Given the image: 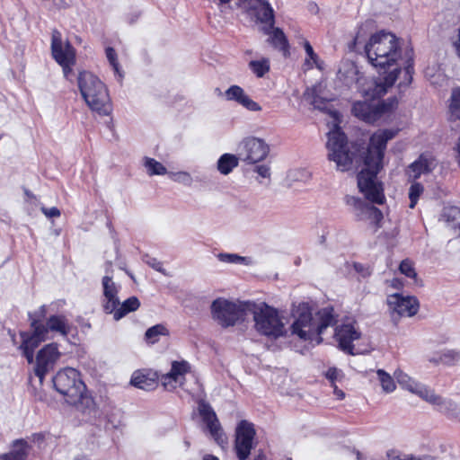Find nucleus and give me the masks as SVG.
Masks as SVG:
<instances>
[{
    "instance_id": "f257e3e1",
    "label": "nucleus",
    "mask_w": 460,
    "mask_h": 460,
    "mask_svg": "<svg viewBox=\"0 0 460 460\" xmlns=\"http://www.w3.org/2000/svg\"><path fill=\"white\" fill-rule=\"evenodd\" d=\"M397 134L394 129H378L370 137L369 145L364 153V168L358 174V187L365 198L372 203L383 204L385 200L383 183L377 173L383 167V158L386 144Z\"/></svg>"
},
{
    "instance_id": "f03ea898",
    "label": "nucleus",
    "mask_w": 460,
    "mask_h": 460,
    "mask_svg": "<svg viewBox=\"0 0 460 460\" xmlns=\"http://www.w3.org/2000/svg\"><path fill=\"white\" fill-rule=\"evenodd\" d=\"M369 63L380 74L394 72L401 68L398 61L402 58V49L398 39L390 32L380 31L371 36L365 46Z\"/></svg>"
},
{
    "instance_id": "7ed1b4c3",
    "label": "nucleus",
    "mask_w": 460,
    "mask_h": 460,
    "mask_svg": "<svg viewBox=\"0 0 460 460\" xmlns=\"http://www.w3.org/2000/svg\"><path fill=\"white\" fill-rule=\"evenodd\" d=\"M295 321L292 323V333L301 340L322 341L321 335L323 331L336 323L332 307L321 309L314 318L308 304H300L294 312Z\"/></svg>"
},
{
    "instance_id": "20e7f679",
    "label": "nucleus",
    "mask_w": 460,
    "mask_h": 460,
    "mask_svg": "<svg viewBox=\"0 0 460 460\" xmlns=\"http://www.w3.org/2000/svg\"><path fill=\"white\" fill-rule=\"evenodd\" d=\"M249 311L253 315L254 328L261 335L277 340L287 333L284 318L276 308L263 302L251 303Z\"/></svg>"
},
{
    "instance_id": "39448f33",
    "label": "nucleus",
    "mask_w": 460,
    "mask_h": 460,
    "mask_svg": "<svg viewBox=\"0 0 460 460\" xmlns=\"http://www.w3.org/2000/svg\"><path fill=\"white\" fill-rule=\"evenodd\" d=\"M55 389L66 397L67 403L81 404L86 390V385L78 370L66 367L59 370L52 379Z\"/></svg>"
},
{
    "instance_id": "423d86ee",
    "label": "nucleus",
    "mask_w": 460,
    "mask_h": 460,
    "mask_svg": "<svg viewBox=\"0 0 460 460\" xmlns=\"http://www.w3.org/2000/svg\"><path fill=\"white\" fill-rule=\"evenodd\" d=\"M394 375L402 388L408 390L422 400L436 406L439 411L448 413L456 410V404L453 401L444 399L440 395L436 394L433 390L415 381L401 369L395 370Z\"/></svg>"
},
{
    "instance_id": "0eeeda50",
    "label": "nucleus",
    "mask_w": 460,
    "mask_h": 460,
    "mask_svg": "<svg viewBox=\"0 0 460 460\" xmlns=\"http://www.w3.org/2000/svg\"><path fill=\"white\" fill-rule=\"evenodd\" d=\"M250 307V302H234L220 297L212 302L210 308L212 318L223 328H227L243 321Z\"/></svg>"
},
{
    "instance_id": "6e6552de",
    "label": "nucleus",
    "mask_w": 460,
    "mask_h": 460,
    "mask_svg": "<svg viewBox=\"0 0 460 460\" xmlns=\"http://www.w3.org/2000/svg\"><path fill=\"white\" fill-rule=\"evenodd\" d=\"M328 159L336 164V169L341 172H348L353 167L355 151L349 147L347 137L340 129H335L328 134L326 144Z\"/></svg>"
},
{
    "instance_id": "1a4fd4ad",
    "label": "nucleus",
    "mask_w": 460,
    "mask_h": 460,
    "mask_svg": "<svg viewBox=\"0 0 460 460\" xmlns=\"http://www.w3.org/2000/svg\"><path fill=\"white\" fill-rule=\"evenodd\" d=\"M88 107L104 119L108 127L111 124L112 103L105 84L95 75H88Z\"/></svg>"
},
{
    "instance_id": "9d476101",
    "label": "nucleus",
    "mask_w": 460,
    "mask_h": 460,
    "mask_svg": "<svg viewBox=\"0 0 460 460\" xmlns=\"http://www.w3.org/2000/svg\"><path fill=\"white\" fill-rule=\"evenodd\" d=\"M396 99H388L386 102L379 100H366L356 102L352 106V113L359 119L374 123L379 119L382 115L394 110L397 106Z\"/></svg>"
},
{
    "instance_id": "9b49d317",
    "label": "nucleus",
    "mask_w": 460,
    "mask_h": 460,
    "mask_svg": "<svg viewBox=\"0 0 460 460\" xmlns=\"http://www.w3.org/2000/svg\"><path fill=\"white\" fill-rule=\"evenodd\" d=\"M398 74L399 69L394 68V72H389L383 78H367L364 76L358 91L366 98L376 100L384 95L389 87L394 85L398 77Z\"/></svg>"
},
{
    "instance_id": "f8f14e48",
    "label": "nucleus",
    "mask_w": 460,
    "mask_h": 460,
    "mask_svg": "<svg viewBox=\"0 0 460 460\" xmlns=\"http://www.w3.org/2000/svg\"><path fill=\"white\" fill-rule=\"evenodd\" d=\"M60 352L57 343L45 345L39 350L34 367V374L42 384L46 375L51 371L60 358Z\"/></svg>"
},
{
    "instance_id": "ddd939ff",
    "label": "nucleus",
    "mask_w": 460,
    "mask_h": 460,
    "mask_svg": "<svg viewBox=\"0 0 460 460\" xmlns=\"http://www.w3.org/2000/svg\"><path fill=\"white\" fill-rule=\"evenodd\" d=\"M255 430L247 420H241L235 429L234 448L239 460H246L252 448Z\"/></svg>"
},
{
    "instance_id": "4468645a",
    "label": "nucleus",
    "mask_w": 460,
    "mask_h": 460,
    "mask_svg": "<svg viewBox=\"0 0 460 460\" xmlns=\"http://www.w3.org/2000/svg\"><path fill=\"white\" fill-rule=\"evenodd\" d=\"M198 411L203 422L206 424V428L211 438L218 445L224 444L226 438L217 414L211 405L208 402L200 400L198 403Z\"/></svg>"
},
{
    "instance_id": "2eb2a0df",
    "label": "nucleus",
    "mask_w": 460,
    "mask_h": 460,
    "mask_svg": "<svg viewBox=\"0 0 460 460\" xmlns=\"http://www.w3.org/2000/svg\"><path fill=\"white\" fill-rule=\"evenodd\" d=\"M50 50L52 58L63 65L68 61H76V51L67 40H63L60 31L54 30L51 34Z\"/></svg>"
},
{
    "instance_id": "dca6fc26",
    "label": "nucleus",
    "mask_w": 460,
    "mask_h": 460,
    "mask_svg": "<svg viewBox=\"0 0 460 460\" xmlns=\"http://www.w3.org/2000/svg\"><path fill=\"white\" fill-rule=\"evenodd\" d=\"M242 151L240 155L242 159L250 164H255L262 161L269 154V146L264 140L258 137H246L241 143Z\"/></svg>"
},
{
    "instance_id": "f3484780",
    "label": "nucleus",
    "mask_w": 460,
    "mask_h": 460,
    "mask_svg": "<svg viewBox=\"0 0 460 460\" xmlns=\"http://www.w3.org/2000/svg\"><path fill=\"white\" fill-rule=\"evenodd\" d=\"M360 332L353 323H346L338 325L335 329L334 338L339 344L340 349L349 354L356 355L353 341L359 340Z\"/></svg>"
},
{
    "instance_id": "a211bd4d",
    "label": "nucleus",
    "mask_w": 460,
    "mask_h": 460,
    "mask_svg": "<svg viewBox=\"0 0 460 460\" xmlns=\"http://www.w3.org/2000/svg\"><path fill=\"white\" fill-rule=\"evenodd\" d=\"M22 344L19 349L26 358L29 364L34 360V349L44 341L47 340V331L44 327H38L32 330V332H21Z\"/></svg>"
},
{
    "instance_id": "6ab92c4d",
    "label": "nucleus",
    "mask_w": 460,
    "mask_h": 460,
    "mask_svg": "<svg viewBox=\"0 0 460 460\" xmlns=\"http://www.w3.org/2000/svg\"><path fill=\"white\" fill-rule=\"evenodd\" d=\"M387 304L392 314H396L398 316H412L419 308V304L415 297L402 296L399 294L388 296Z\"/></svg>"
},
{
    "instance_id": "aec40b11",
    "label": "nucleus",
    "mask_w": 460,
    "mask_h": 460,
    "mask_svg": "<svg viewBox=\"0 0 460 460\" xmlns=\"http://www.w3.org/2000/svg\"><path fill=\"white\" fill-rule=\"evenodd\" d=\"M337 78L344 85L349 88L355 86L358 90L359 84H362L364 75L360 73L358 66L353 62L346 60L341 63Z\"/></svg>"
},
{
    "instance_id": "412c9836",
    "label": "nucleus",
    "mask_w": 460,
    "mask_h": 460,
    "mask_svg": "<svg viewBox=\"0 0 460 460\" xmlns=\"http://www.w3.org/2000/svg\"><path fill=\"white\" fill-rule=\"evenodd\" d=\"M102 308L106 314H112L119 305V299L118 296L119 287L116 285L111 278L105 276L102 279Z\"/></svg>"
},
{
    "instance_id": "4be33fe9",
    "label": "nucleus",
    "mask_w": 460,
    "mask_h": 460,
    "mask_svg": "<svg viewBox=\"0 0 460 460\" xmlns=\"http://www.w3.org/2000/svg\"><path fill=\"white\" fill-rule=\"evenodd\" d=\"M190 371V366L188 361H172L170 372L162 376L163 385L173 386L172 383H181L184 376Z\"/></svg>"
},
{
    "instance_id": "5701e85b",
    "label": "nucleus",
    "mask_w": 460,
    "mask_h": 460,
    "mask_svg": "<svg viewBox=\"0 0 460 460\" xmlns=\"http://www.w3.org/2000/svg\"><path fill=\"white\" fill-rule=\"evenodd\" d=\"M435 166V160L431 156L421 155L418 160L409 166L407 173L410 178L415 180L420 177L421 174L430 172Z\"/></svg>"
},
{
    "instance_id": "b1692460",
    "label": "nucleus",
    "mask_w": 460,
    "mask_h": 460,
    "mask_svg": "<svg viewBox=\"0 0 460 460\" xmlns=\"http://www.w3.org/2000/svg\"><path fill=\"white\" fill-rule=\"evenodd\" d=\"M12 449L5 454L0 455V460H26L31 446L23 438L15 439L12 442Z\"/></svg>"
},
{
    "instance_id": "393cba45",
    "label": "nucleus",
    "mask_w": 460,
    "mask_h": 460,
    "mask_svg": "<svg viewBox=\"0 0 460 460\" xmlns=\"http://www.w3.org/2000/svg\"><path fill=\"white\" fill-rule=\"evenodd\" d=\"M44 328L47 331V335L49 334V332H54L63 337H66L69 332L68 321L63 314H53L49 316L44 325Z\"/></svg>"
},
{
    "instance_id": "a878e982",
    "label": "nucleus",
    "mask_w": 460,
    "mask_h": 460,
    "mask_svg": "<svg viewBox=\"0 0 460 460\" xmlns=\"http://www.w3.org/2000/svg\"><path fill=\"white\" fill-rule=\"evenodd\" d=\"M357 217L359 220L369 221L371 225L377 226L383 219V214L377 208L360 202L358 206Z\"/></svg>"
},
{
    "instance_id": "bb28decb",
    "label": "nucleus",
    "mask_w": 460,
    "mask_h": 460,
    "mask_svg": "<svg viewBox=\"0 0 460 460\" xmlns=\"http://www.w3.org/2000/svg\"><path fill=\"white\" fill-rule=\"evenodd\" d=\"M269 35L270 38L268 40L270 41V43L275 49H278L279 50L282 51L284 56H288L289 44L283 31L279 28H274L273 26L272 29H270V32Z\"/></svg>"
},
{
    "instance_id": "cd10ccee",
    "label": "nucleus",
    "mask_w": 460,
    "mask_h": 460,
    "mask_svg": "<svg viewBox=\"0 0 460 460\" xmlns=\"http://www.w3.org/2000/svg\"><path fill=\"white\" fill-rule=\"evenodd\" d=\"M140 306V302L137 296H130L124 302L120 303L119 305L112 313L113 318L116 321L120 320L128 314L137 311Z\"/></svg>"
},
{
    "instance_id": "c85d7f7f",
    "label": "nucleus",
    "mask_w": 460,
    "mask_h": 460,
    "mask_svg": "<svg viewBox=\"0 0 460 460\" xmlns=\"http://www.w3.org/2000/svg\"><path fill=\"white\" fill-rule=\"evenodd\" d=\"M442 219L450 229L457 232L460 227V208L457 207L445 208Z\"/></svg>"
},
{
    "instance_id": "c756f323",
    "label": "nucleus",
    "mask_w": 460,
    "mask_h": 460,
    "mask_svg": "<svg viewBox=\"0 0 460 460\" xmlns=\"http://www.w3.org/2000/svg\"><path fill=\"white\" fill-rule=\"evenodd\" d=\"M130 384L143 390H152L156 385L155 377H150L148 375L138 371L133 374Z\"/></svg>"
},
{
    "instance_id": "7c9ffc66",
    "label": "nucleus",
    "mask_w": 460,
    "mask_h": 460,
    "mask_svg": "<svg viewBox=\"0 0 460 460\" xmlns=\"http://www.w3.org/2000/svg\"><path fill=\"white\" fill-rule=\"evenodd\" d=\"M304 49L306 53L304 66H305L306 69H312L314 66H315L318 69L323 70V62L320 60L318 55L314 51L310 42L305 40H304Z\"/></svg>"
},
{
    "instance_id": "2f4dec72",
    "label": "nucleus",
    "mask_w": 460,
    "mask_h": 460,
    "mask_svg": "<svg viewBox=\"0 0 460 460\" xmlns=\"http://www.w3.org/2000/svg\"><path fill=\"white\" fill-rule=\"evenodd\" d=\"M237 166L238 157L234 155L224 154L217 161V169L224 175H227Z\"/></svg>"
},
{
    "instance_id": "473e14b6",
    "label": "nucleus",
    "mask_w": 460,
    "mask_h": 460,
    "mask_svg": "<svg viewBox=\"0 0 460 460\" xmlns=\"http://www.w3.org/2000/svg\"><path fill=\"white\" fill-rule=\"evenodd\" d=\"M143 164L149 176L165 175L168 173L166 168L154 158L145 157Z\"/></svg>"
},
{
    "instance_id": "72a5a7b5",
    "label": "nucleus",
    "mask_w": 460,
    "mask_h": 460,
    "mask_svg": "<svg viewBox=\"0 0 460 460\" xmlns=\"http://www.w3.org/2000/svg\"><path fill=\"white\" fill-rule=\"evenodd\" d=\"M47 311L48 306L46 305H42L34 312L28 313V317L32 330H36L38 327H44L45 324L42 323V320L46 317Z\"/></svg>"
},
{
    "instance_id": "f704fd0d",
    "label": "nucleus",
    "mask_w": 460,
    "mask_h": 460,
    "mask_svg": "<svg viewBox=\"0 0 460 460\" xmlns=\"http://www.w3.org/2000/svg\"><path fill=\"white\" fill-rule=\"evenodd\" d=\"M217 259L225 263L230 264H243V265H252V260L251 257H243L235 253H218Z\"/></svg>"
},
{
    "instance_id": "c9c22d12",
    "label": "nucleus",
    "mask_w": 460,
    "mask_h": 460,
    "mask_svg": "<svg viewBox=\"0 0 460 460\" xmlns=\"http://www.w3.org/2000/svg\"><path fill=\"white\" fill-rule=\"evenodd\" d=\"M168 335V330L163 324H156L148 328L145 333L146 340L154 344L159 341L160 336Z\"/></svg>"
},
{
    "instance_id": "e433bc0d",
    "label": "nucleus",
    "mask_w": 460,
    "mask_h": 460,
    "mask_svg": "<svg viewBox=\"0 0 460 460\" xmlns=\"http://www.w3.org/2000/svg\"><path fill=\"white\" fill-rule=\"evenodd\" d=\"M449 113L451 119H460V88H456L452 91Z\"/></svg>"
},
{
    "instance_id": "4c0bfd02",
    "label": "nucleus",
    "mask_w": 460,
    "mask_h": 460,
    "mask_svg": "<svg viewBox=\"0 0 460 460\" xmlns=\"http://www.w3.org/2000/svg\"><path fill=\"white\" fill-rule=\"evenodd\" d=\"M249 67L258 77H262L270 71V60L268 58L252 60L249 63Z\"/></svg>"
},
{
    "instance_id": "58836bf2",
    "label": "nucleus",
    "mask_w": 460,
    "mask_h": 460,
    "mask_svg": "<svg viewBox=\"0 0 460 460\" xmlns=\"http://www.w3.org/2000/svg\"><path fill=\"white\" fill-rule=\"evenodd\" d=\"M244 90L236 84L231 85L225 93L224 95L227 101H233L240 104L245 96Z\"/></svg>"
},
{
    "instance_id": "ea45409f",
    "label": "nucleus",
    "mask_w": 460,
    "mask_h": 460,
    "mask_svg": "<svg viewBox=\"0 0 460 460\" xmlns=\"http://www.w3.org/2000/svg\"><path fill=\"white\" fill-rule=\"evenodd\" d=\"M381 386L385 393H391L395 389L394 378L383 369L376 371Z\"/></svg>"
},
{
    "instance_id": "a19ab883",
    "label": "nucleus",
    "mask_w": 460,
    "mask_h": 460,
    "mask_svg": "<svg viewBox=\"0 0 460 460\" xmlns=\"http://www.w3.org/2000/svg\"><path fill=\"white\" fill-rule=\"evenodd\" d=\"M423 190H424L423 186L419 182H415L411 185L410 190H409V199H410L409 207L411 208H413L416 206L420 196L423 192Z\"/></svg>"
},
{
    "instance_id": "79ce46f5",
    "label": "nucleus",
    "mask_w": 460,
    "mask_h": 460,
    "mask_svg": "<svg viewBox=\"0 0 460 460\" xmlns=\"http://www.w3.org/2000/svg\"><path fill=\"white\" fill-rule=\"evenodd\" d=\"M399 270L402 274L405 275L408 278L416 279L417 273L413 267V263L411 261L406 259L403 260L399 266Z\"/></svg>"
},
{
    "instance_id": "37998d69",
    "label": "nucleus",
    "mask_w": 460,
    "mask_h": 460,
    "mask_svg": "<svg viewBox=\"0 0 460 460\" xmlns=\"http://www.w3.org/2000/svg\"><path fill=\"white\" fill-rule=\"evenodd\" d=\"M169 176L173 181L182 183L186 186H190L192 183V177L187 172H170Z\"/></svg>"
},
{
    "instance_id": "c03bdc74",
    "label": "nucleus",
    "mask_w": 460,
    "mask_h": 460,
    "mask_svg": "<svg viewBox=\"0 0 460 460\" xmlns=\"http://www.w3.org/2000/svg\"><path fill=\"white\" fill-rule=\"evenodd\" d=\"M105 52H106L107 59L109 60L110 64L112 66L115 73L118 74L119 76L121 78L122 75L119 71V63L117 61V54H116L115 50L112 48L108 47L106 49Z\"/></svg>"
},
{
    "instance_id": "a18cd8bd",
    "label": "nucleus",
    "mask_w": 460,
    "mask_h": 460,
    "mask_svg": "<svg viewBox=\"0 0 460 460\" xmlns=\"http://www.w3.org/2000/svg\"><path fill=\"white\" fill-rule=\"evenodd\" d=\"M388 460H428L429 456L418 458L413 456L402 455L395 450H390L386 454Z\"/></svg>"
},
{
    "instance_id": "49530a36",
    "label": "nucleus",
    "mask_w": 460,
    "mask_h": 460,
    "mask_svg": "<svg viewBox=\"0 0 460 460\" xmlns=\"http://www.w3.org/2000/svg\"><path fill=\"white\" fill-rule=\"evenodd\" d=\"M240 105L250 111H261V106L258 102H254L247 93L243 97Z\"/></svg>"
},
{
    "instance_id": "de8ad7c7",
    "label": "nucleus",
    "mask_w": 460,
    "mask_h": 460,
    "mask_svg": "<svg viewBox=\"0 0 460 460\" xmlns=\"http://www.w3.org/2000/svg\"><path fill=\"white\" fill-rule=\"evenodd\" d=\"M425 75L429 80L430 84L434 85H441L443 84L444 82L447 81V79L442 74H432L430 69H427L425 71Z\"/></svg>"
},
{
    "instance_id": "09e8293b",
    "label": "nucleus",
    "mask_w": 460,
    "mask_h": 460,
    "mask_svg": "<svg viewBox=\"0 0 460 460\" xmlns=\"http://www.w3.org/2000/svg\"><path fill=\"white\" fill-rule=\"evenodd\" d=\"M85 73L84 71L80 72L77 77L78 88L81 93V96L84 102H86V84L84 82Z\"/></svg>"
},
{
    "instance_id": "8fccbe9b",
    "label": "nucleus",
    "mask_w": 460,
    "mask_h": 460,
    "mask_svg": "<svg viewBox=\"0 0 460 460\" xmlns=\"http://www.w3.org/2000/svg\"><path fill=\"white\" fill-rule=\"evenodd\" d=\"M145 261L147 265L152 267L154 270L165 275V271L163 268L162 262L157 261L155 258L146 256V259L145 260Z\"/></svg>"
},
{
    "instance_id": "3c124183",
    "label": "nucleus",
    "mask_w": 460,
    "mask_h": 460,
    "mask_svg": "<svg viewBox=\"0 0 460 460\" xmlns=\"http://www.w3.org/2000/svg\"><path fill=\"white\" fill-rule=\"evenodd\" d=\"M457 354L454 351L445 352L443 355L439 357L438 360H434V362H442L445 364H451L456 358Z\"/></svg>"
},
{
    "instance_id": "603ef678",
    "label": "nucleus",
    "mask_w": 460,
    "mask_h": 460,
    "mask_svg": "<svg viewBox=\"0 0 460 460\" xmlns=\"http://www.w3.org/2000/svg\"><path fill=\"white\" fill-rule=\"evenodd\" d=\"M46 434L43 432L33 433L30 438V441L38 446V447H43V443L45 441Z\"/></svg>"
},
{
    "instance_id": "864d4df0",
    "label": "nucleus",
    "mask_w": 460,
    "mask_h": 460,
    "mask_svg": "<svg viewBox=\"0 0 460 460\" xmlns=\"http://www.w3.org/2000/svg\"><path fill=\"white\" fill-rule=\"evenodd\" d=\"M341 375V372L339 369H337L336 367L329 368L325 374L326 378L331 381L332 385H333L335 383V381L339 379Z\"/></svg>"
},
{
    "instance_id": "5fc2aeb1",
    "label": "nucleus",
    "mask_w": 460,
    "mask_h": 460,
    "mask_svg": "<svg viewBox=\"0 0 460 460\" xmlns=\"http://www.w3.org/2000/svg\"><path fill=\"white\" fill-rule=\"evenodd\" d=\"M40 210L42 211V213L48 217V218H52V217H58L60 216V211L58 208L56 207H52V208H45V207H41L40 208Z\"/></svg>"
},
{
    "instance_id": "6e6d98bb",
    "label": "nucleus",
    "mask_w": 460,
    "mask_h": 460,
    "mask_svg": "<svg viewBox=\"0 0 460 460\" xmlns=\"http://www.w3.org/2000/svg\"><path fill=\"white\" fill-rule=\"evenodd\" d=\"M76 61H68L63 65H59L62 67V71L66 79L70 80V75L72 73L73 66Z\"/></svg>"
},
{
    "instance_id": "4d7b16f0",
    "label": "nucleus",
    "mask_w": 460,
    "mask_h": 460,
    "mask_svg": "<svg viewBox=\"0 0 460 460\" xmlns=\"http://www.w3.org/2000/svg\"><path fill=\"white\" fill-rule=\"evenodd\" d=\"M405 75H407V84H410L412 79V73H413V62L412 58H410L406 61L405 68H404Z\"/></svg>"
},
{
    "instance_id": "13d9d810",
    "label": "nucleus",
    "mask_w": 460,
    "mask_h": 460,
    "mask_svg": "<svg viewBox=\"0 0 460 460\" xmlns=\"http://www.w3.org/2000/svg\"><path fill=\"white\" fill-rule=\"evenodd\" d=\"M24 194H25V197H26V202H28L31 206H37L38 205L39 200H38L37 197L31 191H30L29 190L25 189L24 190Z\"/></svg>"
},
{
    "instance_id": "bf43d9fd",
    "label": "nucleus",
    "mask_w": 460,
    "mask_h": 460,
    "mask_svg": "<svg viewBox=\"0 0 460 460\" xmlns=\"http://www.w3.org/2000/svg\"><path fill=\"white\" fill-rule=\"evenodd\" d=\"M255 171L263 178H269L270 175V168L267 165H258L256 166Z\"/></svg>"
},
{
    "instance_id": "052dcab7",
    "label": "nucleus",
    "mask_w": 460,
    "mask_h": 460,
    "mask_svg": "<svg viewBox=\"0 0 460 460\" xmlns=\"http://www.w3.org/2000/svg\"><path fill=\"white\" fill-rule=\"evenodd\" d=\"M87 408L88 413H93L94 417H101L102 412L99 411L97 404L93 400H92L91 403L88 402Z\"/></svg>"
},
{
    "instance_id": "680f3d73",
    "label": "nucleus",
    "mask_w": 460,
    "mask_h": 460,
    "mask_svg": "<svg viewBox=\"0 0 460 460\" xmlns=\"http://www.w3.org/2000/svg\"><path fill=\"white\" fill-rule=\"evenodd\" d=\"M333 387V393L337 396L338 399H343L345 396V394L342 390L339 389L335 384L332 385Z\"/></svg>"
},
{
    "instance_id": "e2e57ef3",
    "label": "nucleus",
    "mask_w": 460,
    "mask_h": 460,
    "mask_svg": "<svg viewBox=\"0 0 460 460\" xmlns=\"http://www.w3.org/2000/svg\"><path fill=\"white\" fill-rule=\"evenodd\" d=\"M454 47L456 49V55L460 58V27L458 30V39L454 41Z\"/></svg>"
},
{
    "instance_id": "0e129e2a",
    "label": "nucleus",
    "mask_w": 460,
    "mask_h": 460,
    "mask_svg": "<svg viewBox=\"0 0 460 460\" xmlns=\"http://www.w3.org/2000/svg\"><path fill=\"white\" fill-rule=\"evenodd\" d=\"M457 231H458V236L455 240L450 241V243L453 245L456 246L460 252V226H459V229H457Z\"/></svg>"
},
{
    "instance_id": "69168bd1",
    "label": "nucleus",
    "mask_w": 460,
    "mask_h": 460,
    "mask_svg": "<svg viewBox=\"0 0 460 460\" xmlns=\"http://www.w3.org/2000/svg\"><path fill=\"white\" fill-rule=\"evenodd\" d=\"M391 286L394 288H400L402 287V281L399 279H393L391 280Z\"/></svg>"
},
{
    "instance_id": "338daca9",
    "label": "nucleus",
    "mask_w": 460,
    "mask_h": 460,
    "mask_svg": "<svg viewBox=\"0 0 460 460\" xmlns=\"http://www.w3.org/2000/svg\"><path fill=\"white\" fill-rule=\"evenodd\" d=\"M203 460H219V459L213 455L207 454L203 456Z\"/></svg>"
},
{
    "instance_id": "774afa93",
    "label": "nucleus",
    "mask_w": 460,
    "mask_h": 460,
    "mask_svg": "<svg viewBox=\"0 0 460 460\" xmlns=\"http://www.w3.org/2000/svg\"><path fill=\"white\" fill-rule=\"evenodd\" d=\"M456 152H457L458 163H459V165H460V137H459L458 142L456 144Z\"/></svg>"
}]
</instances>
